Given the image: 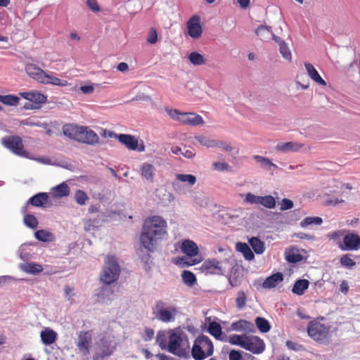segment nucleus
Returning a JSON list of instances; mask_svg holds the SVG:
<instances>
[{
  "mask_svg": "<svg viewBox=\"0 0 360 360\" xmlns=\"http://www.w3.org/2000/svg\"><path fill=\"white\" fill-rule=\"evenodd\" d=\"M167 223L160 216H152L147 218L143 224L140 236L141 245L148 252H154L158 240L167 233Z\"/></svg>",
  "mask_w": 360,
  "mask_h": 360,
  "instance_id": "1",
  "label": "nucleus"
},
{
  "mask_svg": "<svg viewBox=\"0 0 360 360\" xmlns=\"http://www.w3.org/2000/svg\"><path fill=\"white\" fill-rule=\"evenodd\" d=\"M169 352L187 358L190 353V343L187 334L180 328L169 330Z\"/></svg>",
  "mask_w": 360,
  "mask_h": 360,
  "instance_id": "2",
  "label": "nucleus"
},
{
  "mask_svg": "<svg viewBox=\"0 0 360 360\" xmlns=\"http://www.w3.org/2000/svg\"><path fill=\"white\" fill-rule=\"evenodd\" d=\"M152 314L154 318L160 322L169 323L174 322L179 314L176 306L165 300L155 301L152 307Z\"/></svg>",
  "mask_w": 360,
  "mask_h": 360,
  "instance_id": "3",
  "label": "nucleus"
},
{
  "mask_svg": "<svg viewBox=\"0 0 360 360\" xmlns=\"http://www.w3.org/2000/svg\"><path fill=\"white\" fill-rule=\"evenodd\" d=\"M214 346L210 338L202 335L195 339L191 349V355L195 360H203L212 355Z\"/></svg>",
  "mask_w": 360,
  "mask_h": 360,
  "instance_id": "4",
  "label": "nucleus"
},
{
  "mask_svg": "<svg viewBox=\"0 0 360 360\" xmlns=\"http://www.w3.org/2000/svg\"><path fill=\"white\" fill-rule=\"evenodd\" d=\"M120 267L114 257L108 256L104 262L103 269L101 274V281L110 285L116 281L120 276Z\"/></svg>",
  "mask_w": 360,
  "mask_h": 360,
  "instance_id": "5",
  "label": "nucleus"
},
{
  "mask_svg": "<svg viewBox=\"0 0 360 360\" xmlns=\"http://www.w3.org/2000/svg\"><path fill=\"white\" fill-rule=\"evenodd\" d=\"M116 349V343L109 337L103 336L95 344L93 360H104Z\"/></svg>",
  "mask_w": 360,
  "mask_h": 360,
  "instance_id": "6",
  "label": "nucleus"
},
{
  "mask_svg": "<svg viewBox=\"0 0 360 360\" xmlns=\"http://www.w3.org/2000/svg\"><path fill=\"white\" fill-rule=\"evenodd\" d=\"M307 333L315 341L323 342L328 338L329 328L320 322L311 321L308 325Z\"/></svg>",
  "mask_w": 360,
  "mask_h": 360,
  "instance_id": "7",
  "label": "nucleus"
},
{
  "mask_svg": "<svg viewBox=\"0 0 360 360\" xmlns=\"http://www.w3.org/2000/svg\"><path fill=\"white\" fill-rule=\"evenodd\" d=\"M1 143L18 155L26 157L27 155V152L23 149L24 146L21 138L18 136L4 137L1 139Z\"/></svg>",
  "mask_w": 360,
  "mask_h": 360,
  "instance_id": "8",
  "label": "nucleus"
},
{
  "mask_svg": "<svg viewBox=\"0 0 360 360\" xmlns=\"http://www.w3.org/2000/svg\"><path fill=\"white\" fill-rule=\"evenodd\" d=\"M244 201L252 205H262L268 209H274L276 207V199L272 195L259 196L248 193Z\"/></svg>",
  "mask_w": 360,
  "mask_h": 360,
  "instance_id": "9",
  "label": "nucleus"
},
{
  "mask_svg": "<svg viewBox=\"0 0 360 360\" xmlns=\"http://www.w3.org/2000/svg\"><path fill=\"white\" fill-rule=\"evenodd\" d=\"M253 354H262L265 349V344L260 338L255 335L247 336L245 338L243 347Z\"/></svg>",
  "mask_w": 360,
  "mask_h": 360,
  "instance_id": "10",
  "label": "nucleus"
},
{
  "mask_svg": "<svg viewBox=\"0 0 360 360\" xmlns=\"http://www.w3.org/2000/svg\"><path fill=\"white\" fill-rule=\"evenodd\" d=\"M76 141L88 145H95L99 142V137L87 127L81 126Z\"/></svg>",
  "mask_w": 360,
  "mask_h": 360,
  "instance_id": "11",
  "label": "nucleus"
},
{
  "mask_svg": "<svg viewBox=\"0 0 360 360\" xmlns=\"http://www.w3.org/2000/svg\"><path fill=\"white\" fill-rule=\"evenodd\" d=\"M92 341L91 334L89 331H80L78 334L76 345L82 355L89 354V349Z\"/></svg>",
  "mask_w": 360,
  "mask_h": 360,
  "instance_id": "12",
  "label": "nucleus"
},
{
  "mask_svg": "<svg viewBox=\"0 0 360 360\" xmlns=\"http://www.w3.org/2000/svg\"><path fill=\"white\" fill-rule=\"evenodd\" d=\"M188 35L194 39H199L202 34L200 18L198 15L192 16L186 23Z\"/></svg>",
  "mask_w": 360,
  "mask_h": 360,
  "instance_id": "13",
  "label": "nucleus"
},
{
  "mask_svg": "<svg viewBox=\"0 0 360 360\" xmlns=\"http://www.w3.org/2000/svg\"><path fill=\"white\" fill-rule=\"evenodd\" d=\"M339 243L342 250H357L360 248V237L355 233H348L343 238V243Z\"/></svg>",
  "mask_w": 360,
  "mask_h": 360,
  "instance_id": "14",
  "label": "nucleus"
},
{
  "mask_svg": "<svg viewBox=\"0 0 360 360\" xmlns=\"http://www.w3.org/2000/svg\"><path fill=\"white\" fill-rule=\"evenodd\" d=\"M201 269L206 274H224L221 263L217 259L207 260L202 264Z\"/></svg>",
  "mask_w": 360,
  "mask_h": 360,
  "instance_id": "15",
  "label": "nucleus"
},
{
  "mask_svg": "<svg viewBox=\"0 0 360 360\" xmlns=\"http://www.w3.org/2000/svg\"><path fill=\"white\" fill-rule=\"evenodd\" d=\"M27 74L37 82L44 84L47 73L34 64H27L25 67Z\"/></svg>",
  "mask_w": 360,
  "mask_h": 360,
  "instance_id": "16",
  "label": "nucleus"
},
{
  "mask_svg": "<svg viewBox=\"0 0 360 360\" xmlns=\"http://www.w3.org/2000/svg\"><path fill=\"white\" fill-rule=\"evenodd\" d=\"M180 122L191 126H197L204 124L202 117L195 113L182 112Z\"/></svg>",
  "mask_w": 360,
  "mask_h": 360,
  "instance_id": "17",
  "label": "nucleus"
},
{
  "mask_svg": "<svg viewBox=\"0 0 360 360\" xmlns=\"http://www.w3.org/2000/svg\"><path fill=\"white\" fill-rule=\"evenodd\" d=\"M155 172L156 169L153 165L144 162L140 167L139 174L143 179L149 182H153Z\"/></svg>",
  "mask_w": 360,
  "mask_h": 360,
  "instance_id": "18",
  "label": "nucleus"
},
{
  "mask_svg": "<svg viewBox=\"0 0 360 360\" xmlns=\"http://www.w3.org/2000/svg\"><path fill=\"white\" fill-rule=\"evenodd\" d=\"M181 250L186 256L193 257L198 255L199 249L196 243L189 239L184 240L180 247Z\"/></svg>",
  "mask_w": 360,
  "mask_h": 360,
  "instance_id": "19",
  "label": "nucleus"
},
{
  "mask_svg": "<svg viewBox=\"0 0 360 360\" xmlns=\"http://www.w3.org/2000/svg\"><path fill=\"white\" fill-rule=\"evenodd\" d=\"M115 137L128 149L131 150H136L138 139L135 136L129 134H120L115 135Z\"/></svg>",
  "mask_w": 360,
  "mask_h": 360,
  "instance_id": "20",
  "label": "nucleus"
},
{
  "mask_svg": "<svg viewBox=\"0 0 360 360\" xmlns=\"http://www.w3.org/2000/svg\"><path fill=\"white\" fill-rule=\"evenodd\" d=\"M283 280V275L281 272L276 273L267 277L262 283V287L266 289L275 288L282 282Z\"/></svg>",
  "mask_w": 360,
  "mask_h": 360,
  "instance_id": "21",
  "label": "nucleus"
},
{
  "mask_svg": "<svg viewBox=\"0 0 360 360\" xmlns=\"http://www.w3.org/2000/svg\"><path fill=\"white\" fill-rule=\"evenodd\" d=\"M302 147V144L297 143V142H286V143H279L276 146V149L278 151L282 153H290V152H295L299 150Z\"/></svg>",
  "mask_w": 360,
  "mask_h": 360,
  "instance_id": "22",
  "label": "nucleus"
},
{
  "mask_svg": "<svg viewBox=\"0 0 360 360\" xmlns=\"http://www.w3.org/2000/svg\"><path fill=\"white\" fill-rule=\"evenodd\" d=\"M20 95L25 99L34 103V105L38 106L39 104L44 103L46 101V97L40 93L37 92H24Z\"/></svg>",
  "mask_w": 360,
  "mask_h": 360,
  "instance_id": "23",
  "label": "nucleus"
},
{
  "mask_svg": "<svg viewBox=\"0 0 360 360\" xmlns=\"http://www.w3.org/2000/svg\"><path fill=\"white\" fill-rule=\"evenodd\" d=\"M48 200L49 195L46 193H39L30 198L28 200L27 203L35 207H44L48 202Z\"/></svg>",
  "mask_w": 360,
  "mask_h": 360,
  "instance_id": "24",
  "label": "nucleus"
},
{
  "mask_svg": "<svg viewBox=\"0 0 360 360\" xmlns=\"http://www.w3.org/2000/svg\"><path fill=\"white\" fill-rule=\"evenodd\" d=\"M304 66L308 75L313 81L322 86L326 85V82L322 79L312 64L305 63Z\"/></svg>",
  "mask_w": 360,
  "mask_h": 360,
  "instance_id": "25",
  "label": "nucleus"
},
{
  "mask_svg": "<svg viewBox=\"0 0 360 360\" xmlns=\"http://www.w3.org/2000/svg\"><path fill=\"white\" fill-rule=\"evenodd\" d=\"M20 268L22 271L33 275H37L44 270L41 264L34 262L22 264L20 265Z\"/></svg>",
  "mask_w": 360,
  "mask_h": 360,
  "instance_id": "26",
  "label": "nucleus"
},
{
  "mask_svg": "<svg viewBox=\"0 0 360 360\" xmlns=\"http://www.w3.org/2000/svg\"><path fill=\"white\" fill-rule=\"evenodd\" d=\"M51 194L56 198L66 197L70 194V188L65 182H63L51 188Z\"/></svg>",
  "mask_w": 360,
  "mask_h": 360,
  "instance_id": "27",
  "label": "nucleus"
},
{
  "mask_svg": "<svg viewBox=\"0 0 360 360\" xmlns=\"http://www.w3.org/2000/svg\"><path fill=\"white\" fill-rule=\"evenodd\" d=\"M40 337L43 344L50 345L56 340L57 333L49 328H46L41 332Z\"/></svg>",
  "mask_w": 360,
  "mask_h": 360,
  "instance_id": "28",
  "label": "nucleus"
},
{
  "mask_svg": "<svg viewBox=\"0 0 360 360\" xmlns=\"http://www.w3.org/2000/svg\"><path fill=\"white\" fill-rule=\"evenodd\" d=\"M156 343L158 346L165 350H168L169 347V330H160L156 335Z\"/></svg>",
  "mask_w": 360,
  "mask_h": 360,
  "instance_id": "29",
  "label": "nucleus"
},
{
  "mask_svg": "<svg viewBox=\"0 0 360 360\" xmlns=\"http://www.w3.org/2000/svg\"><path fill=\"white\" fill-rule=\"evenodd\" d=\"M80 127L76 124H66L63 127V133L68 138L76 141Z\"/></svg>",
  "mask_w": 360,
  "mask_h": 360,
  "instance_id": "30",
  "label": "nucleus"
},
{
  "mask_svg": "<svg viewBox=\"0 0 360 360\" xmlns=\"http://www.w3.org/2000/svg\"><path fill=\"white\" fill-rule=\"evenodd\" d=\"M252 158L262 168L264 169L270 170L272 168L274 169H278V166L273 163L268 158L255 155L252 157Z\"/></svg>",
  "mask_w": 360,
  "mask_h": 360,
  "instance_id": "31",
  "label": "nucleus"
},
{
  "mask_svg": "<svg viewBox=\"0 0 360 360\" xmlns=\"http://www.w3.org/2000/svg\"><path fill=\"white\" fill-rule=\"evenodd\" d=\"M189 62L195 65H203L207 63V59L205 56L197 51H193L188 56Z\"/></svg>",
  "mask_w": 360,
  "mask_h": 360,
  "instance_id": "32",
  "label": "nucleus"
},
{
  "mask_svg": "<svg viewBox=\"0 0 360 360\" xmlns=\"http://www.w3.org/2000/svg\"><path fill=\"white\" fill-rule=\"evenodd\" d=\"M309 282L306 279H300L297 281L292 289V292L297 295H302L304 293L305 290L309 287Z\"/></svg>",
  "mask_w": 360,
  "mask_h": 360,
  "instance_id": "33",
  "label": "nucleus"
},
{
  "mask_svg": "<svg viewBox=\"0 0 360 360\" xmlns=\"http://www.w3.org/2000/svg\"><path fill=\"white\" fill-rule=\"evenodd\" d=\"M236 250L243 254L246 260L251 261L255 258L254 253L246 243H238Z\"/></svg>",
  "mask_w": 360,
  "mask_h": 360,
  "instance_id": "34",
  "label": "nucleus"
},
{
  "mask_svg": "<svg viewBox=\"0 0 360 360\" xmlns=\"http://www.w3.org/2000/svg\"><path fill=\"white\" fill-rule=\"evenodd\" d=\"M201 262V259H198L196 258L192 259L188 258L187 257H177L175 259L174 263L181 268L188 267L190 266H193L197 264H199Z\"/></svg>",
  "mask_w": 360,
  "mask_h": 360,
  "instance_id": "35",
  "label": "nucleus"
},
{
  "mask_svg": "<svg viewBox=\"0 0 360 360\" xmlns=\"http://www.w3.org/2000/svg\"><path fill=\"white\" fill-rule=\"evenodd\" d=\"M249 243L256 254H262L264 250V243L258 238L252 237L249 240Z\"/></svg>",
  "mask_w": 360,
  "mask_h": 360,
  "instance_id": "36",
  "label": "nucleus"
},
{
  "mask_svg": "<svg viewBox=\"0 0 360 360\" xmlns=\"http://www.w3.org/2000/svg\"><path fill=\"white\" fill-rule=\"evenodd\" d=\"M181 278L184 283L188 287H193L197 282L195 276L190 271H184L181 274Z\"/></svg>",
  "mask_w": 360,
  "mask_h": 360,
  "instance_id": "37",
  "label": "nucleus"
},
{
  "mask_svg": "<svg viewBox=\"0 0 360 360\" xmlns=\"http://www.w3.org/2000/svg\"><path fill=\"white\" fill-rule=\"evenodd\" d=\"M255 325L261 333H267L271 329V325L269 322L263 317H257L255 319Z\"/></svg>",
  "mask_w": 360,
  "mask_h": 360,
  "instance_id": "38",
  "label": "nucleus"
},
{
  "mask_svg": "<svg viewBox=\"0 0 360 360\" xmlns=\"http://www.w3.org/2000/svg\"><path fill=\"white\" fill-rule=\"evenodd\" d=\"M68 81L60 79L56 77H54L53 75L51 74H48L46 75L44 84H52L55 86H65L68 85Z\"/></svg>",
  "mask_w": 360,
  "mask_h": 360,
  "instance_id": "39",
  "label": "nucleus"
},
{
  "mask_svg": "<svg viewBox=\"0 0 360 360\" xmlns=\"http://www.w3.org/2000/svg\"><path fill=\"white\" fill-rule=\"evenodd\" d=\"M181 183H186L189 186H193L196 183V177L193 174H177L176 178Z\"/></svg>",
  "mask_w": 360,
  "mask_h": 360,
  "instance_id": "40",
  "label": "nucleus"
},
{
  "mask_svg": "<svg viewBox=\"0 0 360 360\" xmlns=\"http://www.w3.org/2000/svg\"><path fill=\"white\" fill-rule=\"evenodd\" d=\"M323 219L319 217H307L300 222V226L305 228L311 225H321Z\"/></svg>",
  "mask_w": 360,
  "mask_h": 360,
  "instance_id": "41",
  "label": "nucleus"
},
{
  "mask_svg": "<svg viewBox=\"0 0 360 360\" xmlns=\"http://www.w3.org/2000/svg\"><path fill=\"white\" fill-rule=\"evenodd\" d=\"M34 236L37 240L43 242H50L53 239V235L46 230L37 231L34 233Z\"/></svg>",
  "mask_w": 360,
  "mask_h": 360,
  "instance_id": "42",
  "label": "nucleus"
},
{
  "mask_svg": "<svg viewBox=\"0 0 360 360\" xmlns=\"http://www.w3.org/2000/svg\"><path fill=\"white\" fill-rule=\"evenodd\" d=\"M19 98L14 95H6L0 96V102L11 106L17 105L19 103Z\"/></svg>",
  "mask_w": 360,
  "mask_h": 360,
  "instance_id": "43",
  "label": "nucleus"
},
{
  "mask_svg": "<svg viewBox=\"0 0 360 360\" xmlns=\"http://www.w3.org/2000/svg\"><path fill=\"white\" fill-rule=\"evenodd\" d=\"M208 331L217 339H219L221 335V327L220 324L217 322H211L208 326Z\"/></svg>",
  "mask_w": 360,
  "mask_h": 360,
  "instance_id": "44",
  "label": "nucleus"
},
{
  "mask_svg": "<svg viewBox=\"0 0 360 360\" xmlns=\"http://www.w3.org/2000/svg\"><path fill=\"white\" fill-rule=\"evenodd\" d=\"M256 34L262 39H266L269 37L270 34H272L271 27L266 25H260L255 30Z\"/></svg>",
  "mask_w": 360,
  "mask_h": 360,
  "instance_id": "45",
  "label": "nucleus"
},
{
  "mask_svg": "<svg viewBox=\"0 0 360 360\" xmlns=\"http://www.w3.org/2000/svg\"><path fill=\"white\" fill-rule=\"evenodd\" d=\"M195 139L202 146L207 148H214L216 146V140L211 139L205 136H195Z\"/></svg>",
  "mask_w": 360,
  "mask_h": 360,
  "instance_id": "46",
  "label": "nucleus"
},
{
  "mask_svg": "<svg viewBox=\"0 0 360 360\" xmlns=\"http://www.w3.org/2000/svg\"><path fill=\"white\" fill-rule=\"evenodd\" d=\"M247 300L246 294L243 290H240L237 293V297L236 299V307L238 309H242L245 307Z\"/></svg>",
  "mask_w": 360,
  "mask_h": 360,
  "instance_id": "47",
  "label": "nucleus"
},
{
  "mask_svg": "<svg viewBox=\"0 0 360 360\" xmlns=\"http://www.w3.org/2000/svg\"><path fill=\"white\" fill-rule=\"evenodd\" d=\"M245 338H246L245 335H232L229 338V342L231 345H238L241 347H243Z\"/></svg>",
  "mask_w": 360,
  "mask_h": 360,
  "instance_id": "48",
  "label": "nucleus"
},
{
  "mask_svg": "<svg viewBox=\"0 0 360 360\" xmlns=\"http://www.w3.org/2000/svg\"><path fill=\"white\" fill-rule=\"evenodd\" d=\"M233 327L236 330H250L251 328H253V324L245 320H240L233 324Z\"/></svg>",
  "mask_w": 360,
  "mask_h": 360,
  "instance_id": "49",
  "label": "nucleus"
},
{
  "mask_svg": "<svg viewBox=\"0 0 360 360\" xmlns=\"http://www.w3.org/2000/svg\"><path fill=\"white\" fill-rule=\"evenodd\" d=\"M75 200L77 204L83 205L89 200V197L83 191L77 190L75 194Z\"/></svg>",
  "mask_w": 360,
  "mask_h": 360,
  "instance_id": "50",
  "label": "nucleus"
},
{
  "mask_svg": "<svg viewBox=\"0 0 360 360\" xmlns=\"http://www.w3.org/2000/svg\"><path fill=\"white\" fill-rule=\"evenodd\" d=\"M279 51L283 58L289 61L292 60L291 52L285 41L279 45Z\"/></svg>",
  "mask_w": 360,
  "mask_h": 360,
  "instance_id": "51",
  "label": "nucleus"
},
{
  "mask_svg": "<svg viewBox=\"0 0 360 360\" xmlns=\"http://www.w3.org/2000/svg\"><path fill=\"white\" fill-rule=\"evenodd\" d=\"M24 223L27 227L31 229H35L38 225V221L37 218L32 214L25 215Z\"/></svg>",
  "mask_w": 360,
  "mask_h": 360,
  "instance_id": "52",
  "label": "nucleus"
},
{
  "mask_svg": "<svg viewBox=\"0 0 360 360\" xmlns=\"http://www.w3.org/2000/svg\"><path fill=\"white\" fill-rule=\"evenodd\" d=\"M285 259L288 262L297 263L302 259V256L295 252H286Z\"/></svg>",
  "mask_w": 360,
  "mask_h": 360,
  "instance_id": "53",
  "label": "nucleus"
},
{
  "mask_svg": "<svg viewBox=\"0 0 360 360\" xmlns=\"http://www.w3.org/2000/svg\"><path fill=\"white\" fill-rule=\"evenodd\" d=\"M174 191L179 194H185L186 193V187L176 179L172 182Z\"/></svg>",
  "mask_w": 360,
  "mask_h": 360,
  "instance_id": "54",
  "label": "nucleus"
},
{
  "mask_svg": "<svg viewBox=\"0 0 360 360\" xmlns=\"http://www.w3.org/2000/svg\"><path fill=\"white\" fill-rule=\"evenodd\" d=\"M345 202V200L338 198H333L329 195H326L324 204L328 206H335L338 204Z\"/></svg>",
  "mask_w": 360,
  "mask_h": 360,
  "instance_id": "55",
  "label": "nucleus"
},
{
  "mask_svg": "<svg viewBox=\"0 0 360 360\" xmlns=\"http://www.w3.org/2000/svg\"><path fill=\"white\" fill-rule=\"evenodd\" d=\"M166 112L169 115V117L173 119L174 120H176L180 122L181 120V115L182 114L181 112H179L176 109H172V108H166Z\"/></svg>",
  "mask_w": 360,
  "mask_h": 360,
  "instance_id": "56",
  "label": "nucleus"
},
{
  "mask_svg": "<svg viewBox=\"0 0 360 360\" xmlns=\"http://www.w3.org/2000/svg\"><path fill=\"white\" fill-rule=\"evenodd\" d=\"M86 4L94 13H98L101 11L100 6L96 0H86Z\"/></svg>",
  "mask_w": 360,
  "mask_h": 360,
  "instance_id": "57",
  "label": "nucleus"
},
{
  "mask_svg": "<svg viewBox=\"0 0 360 360\" xmlns=\"http://www.w3.org/2000/svg\"><path fill=\"white\" fill-rule=\"evenodd\" d=\"M340 263L342 266L351 268L356 264V262L347 255H343L340 259Z\"/></svg>",
  "mask_w": 360,
  "mask_h": 360,
  "instance_id": "58",
  "label": "nucleus"
},
{
  "mask_svg": "<svg viewBox=\"0 0 360 360\" xmlns=\"http://www.w3.org/2000/svg\"><path fill=\"white\" fill-rule=\"evenodd\" d=\"M293 207V202L291 200L284 198L281 202L280 210L281 211L290 210Z\"/></svg>",
  "mask_w": 360,
  "mask_h": 360,
  "instance_id": "59",
  "label": "nucleus"
},
{
  "mask_svg": "<svg viewBox=\"0 0 360 360\" xmlns=\"http://www.w3.org/2000/svg\"><path fill=\"white\" fill-rule=\"evenodd\" d=\"M158 41V33L155 29H151L148 33L147 41L149 44H154Z\"/></svg>",
  "mask_w": 360,
  "mask_h": 360,
  "instance_id": "60",
  "label": "nucleus"
},
{
  "mask_svg": "<svg viewBox=\"0 0 360 360\" xmlns=\"http://www.w3.org/2000/svg\"><path fill=\"white\" fill-rule=\"evenodd\" d=\"M286 346L289 349L293 351H300L302 349V346L295 342L288 340L286 342Z\"/></svg>",
  "mask_w": 360,
  "mask_h": 360,
  "instance_id": "61",
  "label": "nucleus"
},
{
  "mask_svg": "<svg viewBox=\"0 0 360 360\" xmlns=\"http://www.w3.org/2000/svg\"><path fill=\"white\" fill-rule=\"evenodd\" d=\"M155 332L152 328H147L144 330L143 338L145 341L151 340L154 336Z\"/></svg>",
  "mask_w": 360,
  "mask_h": 360,
  "instance_id": "62",
  "label": "nucleus"
},
{
  "mask_svg": "<svg viewBox=\"0 0 360 360\" xmlns=\"http://www.w3.org/2000/svg\"><path fill=\"white\" fill-rule=\"evenodd\" d=\"M213 167L217 170L224 171L229 169V165L226 162H215L213 163Z\"/></svg>",
  "mask_w": 360,
  "mask_h": 360,
  "instance_id": "63",
  "label": "nucleus"
},
{
  "mask_svg": "<svg viewBox=\"0 0 360 360\" xmlns=\"http://www.w3.org/2000/svg\"><path fill=\"white\" fill-rule=\"evenodd\" d=\"M229 360H240L242 356L239 352L231 350L229 353Z\"/></svg>",
  "mask_w": 360,
  "mask_h": 360,
  "instance_id": "64",
  "label": "nucleus"
}]
</instances>
